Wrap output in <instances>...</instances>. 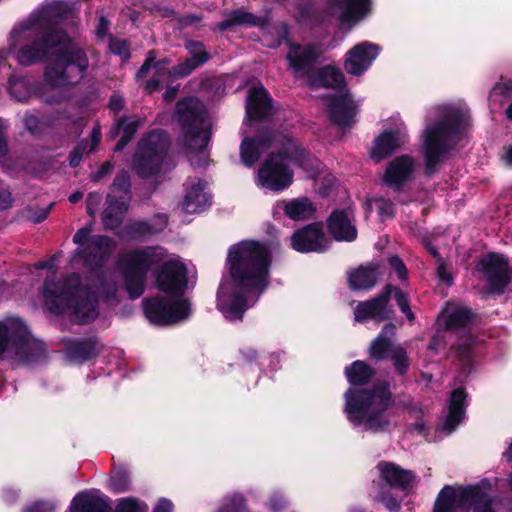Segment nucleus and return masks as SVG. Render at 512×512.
<instances>
[{
  "instance_id": "15",
  "label": "nucleus",
  "mask_w": 512,
  "mask_h": 512,
  "mask_svg": "<svg viewBox=\"0 0 512 512\" xmlns=\"http://www.w3.org/2000/svg\"><path fill=\"white\" fill-rule=\"evenodd\" d=\"M380 47L371 42H362L351 48L345 56L344 68L348 74L362 75L380 53Z\"/></svg>"
},
{
  "instance_id": "43",
  "label": "nucleus",
  "mask_w": 512,
  "mask_h": 512,
  "mask_svg": "<svg viewBox=\"0 0 512 512\" xmlns=\"http://www.w3.org/2000/svg\"><path fill=\"white\" fill-rule=\"evenodd\" d=\"M36 24H23L19 25L13 29L11 35L12 39L15 41H19L22 39H29L37 36L39 33L37 32Z\"/></svg>"
},
{
  "instance_id": "49",
  "label": "nucleus",
  "mask_w": 512,
  "mask_h": 512,
  "mask_svg": "<svg viewBox=\"0 0 512 512\" xmlns=\"http://www.w3.org/2000/svg\"><path fill=\"white\" fill-rule=\"evenodd\" d=\"M389 263L391 267L397 272L398 277L401 280H404L407 278V270L403 264V262L398 257H391L389 259Z\"/></svg>"
},
{
  "instance_id": "32",
  "label": "nucleus",
  "mask_w": 512,
  "mask_h": 512,
  "mask_svg": "<svg viewBox=\"0 0 512 512\" xmlns=\"http://www.w3.org/2000/svg\"><path fill=\"white\" fill-rule=\"evenodd\" d=\"M309 83L314 88L326 87L338 89L344 84V76L340 69L334 66H326L311 76Z\"/></svg>"
},
{
  "instance_id": "19",
  "label": "nucleus",
  "mask_w": 512,
  "mask_h": 512,
  "mask_svg": "<svg viewBox=\"0 0 512 512\" xmlns=\"http://www.w3.org/2000/svg\"><path fill=\"white\" fill-rule=\"evenodd\" d=\"M316 212L315 204L307 197H298L288 200H281L275 203L272 214L275 218L281 217L284 213L294 221H304L312 218Z\"/></svg>"
},
{
  "instance_id": "18",
  "label": "nucleus",
  "mask_w": 512,
  "mask_h": 512,
  "mask_svg": "<svg viewBox=\"0 0 512 512\" xmlns=\"http://www.w3.org/2000/svg\"><path fill=\"white\" fill-rule=\"evenodd\" d=\"M291 244L298 252H321L328 247L329 239L321 226L312 224L296 231L291 237Z\"/></svg>"
},
{
  "instance_id": "28",
  "label": "nucleus",
  "mask_w": 512,
  "mask_h": 512,
  "mask_svg": "<svg viewBox=\"0 0 512 512\" xmlns=\"http://www.w3.org/2000/svg\"><path fill=\"white\" fill-rule=\"evenodd\" d=\"M329 231L337 241H353L357 230L352 223L350 211H335L329 219Z\"/></svg>"
},
{
  "instance_id": "24",
  "label": "nucleus",
  "mask_w": 512,
  "mask_h": 512,
  "mask_svg": "<svg viewBox=\"0 0 512 512\" xmlns=\"http://www.w3.org/2000/svg\"><path fill=\"white\" fill-rule=\"evenodd\" d=\"M370 0H335L334 13L343 24L353 25L370 11Z\"/></svg>"
},
{
  "instance_id": "22",
  "label": "nucleus",
  "mask_w": 512,
  "mask_h": 512,
  "mask_svg": "<svg viewBox=\"0 0 512 512\" xmlns=\"http://www.w3.org/2000/svg\"><path fill=\"white\" fill-rule=\"evenodd\" d=\"M328 111L332 121L339 127L344 128L353 122L356 106L350 95L345 92L334 95L329 100Z\"/></svg>"
},
{
  "instance_id": "34",
  "label": "nucleus",
  "mask_w": 512,
  "mask_h": 512,
  "mask_svg": "<svg viewBox=\"0 0 512 512\" xmlns=\"http://www.w3.org/2000/svg\"><path fill=\"white\" fill-rule=\"evenodd\" d=\"M378 267H360L349 275V285L354 290L369 289L376 283L378 276Z\"/></svg>"
},
{
  "instance_id": "12",
  "label": "nucleus",
  "mask_w": 512,
  "mask_h": 512,
  "mask_svg": "<svg viewBox=\"0 0 512 512\" xmlns=\"http://www.w3.org/2000/svg\"><path fill=\"white\" fill-rule=\"evenodd\" d=\"M129 176L122 172L114 180L112 194L108 196V205L103 214V223L108 228L118 226L122 221V215L127 210L129 199Z\"/></svg>"
},
{
  "instance_id": "52",
  "label": "nucleus",
  "mask_w": 512,
  "mask_h": 512,
  "mask_svg": "<svg viewBox=\"0 0 512 512\" xmlns=\"http://www.w3.org/2000/svg\"><path fill=\"white\" fill-rule=\"evenodd\" d=\"M174 505L172 501L162 498L158 501L153 509V512H173Z\"/></svg>"
},
{
  "instance_id": "53",
  "label": "nucleus",
  "mask_w": 512,
  "mask_h": 512,
  "mask_svg": "<svg viewBox=\"0 0 512 512\" xmlns=\"http://www.w3.org/2000/svg\"><path fill=\"white\" fill-rule=\"evenodd\" d=\"M53 506L48 503H35L34 505L27 507L24 512H51Z\"/></svg>"
},
{
  "instance_id": "11",
  "label": "nucleus",
  "mask_w": 512,
  "mask_h": 512,
  "mask_svg": "<svg viewBox=\"0 0 512 512\" xmlns=\"http://www.w3.org/2000/svg\"><path fill=\"white\" fill-rule=\"evenodd\" d=\"M187 48L192 54V58L175 67L173 71L167 69L166 61L155 62L154 52H149L145 63L141 66L137 73V77L141 78L145 77L152 70L156 76L147 82L146 90L150 92L155 90L159 83L163 81L166 76L174 78L186 76L193 69L207 60L206 53L201 43L191 42L188 44Z\"/></svg>"
},
{
  "instance_id": "35",
  "label": "nucleus",
  "mask_w": 512,
  "mask_h": 512,
  "mask_svg": "<svg viewBox=\"0 0 512 512\" xmlns=\"http://www.w3.org/2000/svg\"><path fill=\"white\" fill-rule=\"evenodd\" d=\"M264 19L256 17L251 13H248L242 9L232 11L227 18L219 23L218 27L220 30L230 29L236 25H263Z\"/></svg>"
},
{
  "instance_id": "41",
  "label": "nucleus",
  "mask_w": 512,
  "mask_h": 512,
  "mask_svg": "<svg viewBox=\"0 0 512 512\" xmlns=\"http://www.w3.org/2000/svg\"><path fill=\"white\" fill-rule=\"evenodd\" d=\"M368 209L377 211L381 220L392 217L394 213L393 203L382 197L371 200L368 203Z\"/></svg>"
},
{
  "instance_id": "20",
  "label": "nucleus",
  "mask_w": 512,
  "mask_h": 512,
  "mask_svg": "<svg viewBox=\"0 0 512 512\" xmlns=\"http://www.w3.org/2000/svg\"><path fill=\"white\" fill-rule=\"evenodd\" d=\"M321 53V49L313 45L290 44L287 60L295 74L306 75Z\"/></svg>"
},
{
  "instance_id": "64",
  "label": "nucleus",
  "mask_w": 512,
  "mask_h": 512,
  "mask_svg": "<svg viewBox=\"0 0 512 512\" xmlns=\"http://www.w3.org/2000/svg\"><path fill=\"white\" fill-rule=\"evenodd\" d=\"M25 123L30 131H34L36 129L37 118L34 116H28L25 119Z\"/></svg>"
},
{
  "instance_id": "30",
  "label": "nucleus",
  "mask_w": 512,
  "mask_h": 512,
  "mask_svg": "<svg viewBox=\"0 0 512 512\" xmlns=\"http://www.w3.org/2000/svg\"><path fill=\"white\" fill-rule=\"evenodd\" d=\"M403 142L404 135L400 131H385L375 139L370 156L380 161L398 149Z\"/></svg>"
},
{
  "instance_id": "59",
  "label": "nucleus",
  "mask_w": 512,
  "mask_h": 512,
  "mask_svg": "<svg viewBox=\"0 0 512 512\" xmlns=\"http://www.w3.org/2000/svg\"><path fill=\"white\" fill-rule=\"evenodd\" d=\"M101 140V132L99 128H94L91 133V146L89 149V152H92L95 150L96 146L99 144Z\"/></svg>"
},
{
  "instance_id": "25",
  "label": "nucleus",
  "mask_w": 512,
  "mask_h": 512,
  "mask_svg": "<svg viewBox=\"0 0 512 512\" xmlns=\"http://www.w3.org/2000/svg\"><path fill=\"white\" fill-rule=\"evenodd\" d=\"M376 469L381 481L389 487L406 489L414 482L415 477L411 471L394 463L382 461L377 464Z\"/></svg>"
},
{
  "instance_id": "8",
  "label": "nucleus",
  "mask_w": 512,
  "mask_h": 512,
  "mask_svg": "<svg viewBox=\"0 0 512 512\" xmlns=\"http://www.w3.org/2000/svg\"><path fill=\"white\" fill-rule=\"evenodd\" d=\"M177 114L185 130L187 156L193 166L200 167L207 161L205 149L209 141V122L206 112L196 99L189 98L178 103Z\"/></svg>"
},
{
  "instance_id": "56",
  "label": "nucleus",
  "mask_w": 512,
  "mask_h": 512,
  "mask_svg": "<svg viewBox=\"0 0 512 512\" xmlns=\"http://www.w3.org/2000/svg\"><path fill=\"white\" fill-rule=\"evenodd\" d=\"M108 29H109L108 21L105 18L101 17L99 20L97 30H96L97 36L99 38L105 37L108 32Z\"/></svg>"
},
{
  "instance_id": "37",
  "label": "nucleus",
  "mask_w": 512,
  "mask_h": 512,
  "mask_svg": "<svg viewBox=\"0 0 512 512\" xmlns=\"http://www.w3.org/2000/svg\"><path fill=\"white\" fill-rule=\"evenodd\" d=\"M346 377L352 385H363L372 376V369L362 361H355L345 369Z\"/></svg>"
},
{
  "instance_id": "44",
  "label": "nucleus",
  "mask_w": 512,
  "mask_h": 512,
  "mask_svg": "<svg viewBox=\"0 0 512 512\" xmlns=\"http://www.w3.org/2000/svg\"><path fill=\"white\" fill-rule=\"evenodd\" d=\"M128 476L126 473L115 472L110 480V487L115 492H123L128 488Z\"/></svg>"
},
{
  "instance_id": "57",
  "label": "nucleus",
  "mask_w": 512,
  "mask_h": 512,
  "mask_svg": "<svg viewBox=\"0 0 512 512\" xmlns=\"http://www.w3.org/2000/svg\"><path fill=\"white\" fill-rule=\"evenodd\" d=\"M512 88V86H510L509 84L507 83H500V84H497L492 92H491V97H496L498 95H504L508 92V90H510Z\"/></svg>"
},
{
  "instance_id": "26",
  "label": "nucleus",
  "mask_w": 512,
  "mask_h": 512,
  "mask_svg": "<svg viewBox=\"0 0 512 512\" xmlns=\"http://www.w3.org/2000/svg\"><path fill=\"white\" fill-rule=\"evenodd\" d=\"M270 110L271 100L266 90L262 86L251 89L246 100V121L265 118Z\"/></svg>"
},
{
  "instance_id": "38",
  "label": "nucleus",
  "mask_w": 512,
  "mask_h": 512,
  "mask_svg": "<svg viewBox=\"0 0 512 512\" xmlns=\"http://www.w3.org/2000/svg\"><path fill=\"white\" fill-rule=\"evenodd\" d=\"M9 91L18 101H25L30 97L32 88L26 77H12L9 80Z\"/></svg>"
},
{
  "instance_id": "63",
  "label": "nucleus",
  "mask_w": 512,
  "mask_h": 512,
  "mask_svg": "<svg viewBox=\"0 0 512 512\" xmlns=\"http://www.w3.org/2000/svg\"><path fill=\"white\" fill-rule=\"evenodd\" d=\"M176 93H177L176 87H168L164 93V99L166 101H171L176 96Z\"/></svg>"
},
{
  "instance_id": "33",
  "label": "nucleus",
  "mask_w": 512,
  "mask_h": 512,
  "mask_svg": "<svg viewBox=\"0 0 512 512\" xmlns=\"http://www.w3.org/2000/svg\"><path fill=\"white\" fill-rule=\"evenodd\" d=\"M471 318L470 311L461 305L448 303L439 315V320L448 328H456L465 325Z\"/></svg>"
},
{
  "instance_id": "21",
  "label": "nucleus",
  "mask_w": 512,
  "mask_h": 512,
  "mask_svg": "<svg viewBox=\"0 0 512 512\" xmlns=\"http://www.w3.org/2000/svg\"><path fill=\"white\" fill-rule=\"evenodd\" d=\"M391 287H387L385 292L371 301L359 303L354 310V318L358 322H364L373 319L378 322L387 319L391 314L388 307V299L391 293Z\"/></svg>"
},
{
  "instance_id": "50",
  "label": "nucleus",
  "mask_w": 512,
  "mask_h": 512,
  "mask_svg": "<svg viewBox=\"0 0 512 512\" xmlns=\"http://www.w3.org/2000/svg\"><path fill=\"white\" fill-rule=\"evenodd\" d=\"M437 273L442 281H445L448 284L451 283L452 277L448 266L441 259H438L437 261Z\"/></svg>"
},
{
  "instance_id": "60",
  "label": "nucleus",
  "mask_w": 512,
  "mask_h": 512,
  "mask_svg": "<svg viewBox=\"0 0 512 512\" xmlns=\"http://www.w3.org/2000/svg\"><path fill=\"white\" fill-rule=\"evenodd\" d=\"M123 105V99L119 95H113L110 99L109 106L113 110H118Z\"/></svg>"
},
{
  "instance_id": "5",
  "label": "nucleus",
  "mask_w": 512,
  "mask_h": 512,
  "mask_svg": "<svg viewBox=\"0 0 512 512\" xmlns=\"http://www.w3.org/2000/svg\"><path fill=\"white\" fill-rule=\"evenodd\" d=\"M274 146L282 150V154L272 153L260 166L256 184L274 192L288 188L293 182V173L288 167V160L297 162L310 178H315L320 163L301 149L299 144L287 135H279L273 140Z\"/></svg>"
},
{
  "instance_id": "4",
  "label": "nucleus",
  "mask_w": 512,
  "mask_h": 512,
  "mask_svg": "<svg viewBox=\"0 0 512 512\" xmlns=\"http://www.w3.org/2000/svg\"><path fill=\"white\" fill-rule=\"evenodd\" d=\"M112 303L117 287L106 280L97 284L83 285L78 275L73 274L64 281H46L43 288L45 307L53 314L68 313L79 324L93 321L97 315L95 293Z\"/></svg>"
},
{
  "instance_id": "14",
  "label": "nucleus",
  "mask_w": 512,
  "mask_h": 512,
  "mask_svg": "<svg viewBox=\"0 0 512 512\" xmlns=\"http://www.w3.org/2000/svg\"><path fill=\"white\" fill-rule=\"evenodd\" d=\"M28 336V329L24 323L15 317L0 321V358L5 353L18 354L19 349Z\"/></svg>"
},
{
  "instance_id": "17",
  "label": "nucleus",
  "mask_w": 512,
  "mask_h": 512,
  "mask_svg": "<svg viewBox=\"0 0 512 512\" xmlns=\"http://www.w3.org/2000/svg\"><path fill=\"white\" fill-rule=\"evenodd\" d=\"M478 269L487 278L494 291H501L511 277L507 260L496 253L484 256L479 261Z\"/></svg>"
},
{
  "instance_id": "47",
  "label": "nucleus",
  "mask_w": 512,
  "mask_h": 512,
  "mask_svg": "<svg viewBox=\"0 0 512 512\" xmlns=\"http://www.w3.org/2000/svg\"><path fill=\"white\" fill-rule=\"evenodd\" d=\"M52 204L46 207H41L39 209H29L28 211V219L34 223H39L45 220L50 212Z\"/></svg>"
},
{
  "instance_id": "36",
  "label": "nucleus",
  "mask_w": 512,
  "mask_h": 512,
  "mask_svg": "<svg viewBox=\"0 0 512 512\" xmlns=\"http://www.w3.org/2000/svg\"><path fill=\"white\" fill-rule=\"evenodd\" d=\"M268 148L265 140L244 138L241 144V159L246 166H252L261 153Z\"/></svg>"
},
{
  "instance_id": "29",
  "label": "nucleus",
  "mask_w": 512,
  "mask_h": 512,
  "mask_svg": "<svg viewBox=\"0 0 512 512\" xmlns=\"http://www.w3.org/2000/svg\"><path fill=\"white\" fill-rule=\"evenodd\" d=\"M71 512H110L108 498L99 492L76 495L70 506Z\"/></svg>"
},
{
  "instance_id": "2",
  "label": "nucleus",
  "mask_w": 512,
  "mask_h": 512,
  "mask_svg": "<svg viewBox=\"0 0 512 512\" xmlns=\"http://www.w3.org/2000/svg\"><path fill=\"white\" fill-rule=\"evenodd\" d=\"M271 255L266 245L244 240L229 248V274L219 286L217 307L230 321L240 320L269 283Z\"/></svg>"
},
{
  "instance_id": "55",
  "label": "nucleus",
  "mask_w": 512,
  "mask_h": 512,
  "mask_svg": "<svg viewBox=\"0 0 512 512\" xmlns=\"http://www.w3.org/2000/svg\"><path fill=\"white\" fill-rule=\"evenodd\" d=\"M6 124L3 119L0 118V155H4L7 152V143L4 136Z\"/></svg>"
},
{
  "instance_id": "51",
  "label": "nucleus",
  "mask_w": 512,
  "mask_h": 512,
  "mask_svg": "<svg viewBox=\"0 0 512 512\" xmlns=\"http://www.w3.org/2000/svg\"><path fill=\"white\" fill-rule=\"evenodd\" d=\"M12 198L10 192L0 183V210L11 206Z\"/></svg>"
},
{
  "instance_id": "16",
  "label": "nucleus",
  "mask_w": 512,
  "mask_h": 512,
  "mask_svg": "<svg viewBox=\"0 0 512 512\" xmlns=\"http://www.w3.org/2000/svg\"><path fill=\"white\" fill-rule=\"evenodd\" d=\"M416 167L412 156H398L388 163L382 180L389 187L399 190L414 177Z\"/></svg>"
},
{
  "instance_id": "3",
  "label": "nucleus",
  "mask_w": 512,
  "mask_h": 512,
  "mask_svg": "<svg viewBox=\"0 0 512 512\" xmlns=\"http://www.w3.org/2000/svg\"><path fill=\"white\" fill-rule=\"evenodd\" d=\"M47 55L55 56L45 70V81L50 88L77 84L89 66L86 52L64 35L35 39L18 51L17 60L22 65H29Z\"/></svg>"
},
{
  "instance_id": "46",
  "label": "nucleus",
  "mask_w": 512,
  "mask_h": 512,
  "mask_svg": "<svg viewBox=\"0 0 512 512\" xmlns=\"http://www.w3.org/2000/svg\"><path fill=\"white\" fill-rule=\"evenodd\" d=\"M109 48L112 53L119 55L122 59L129 58V50L125 41L111 39Z\"/></svg>"
},
{
  "instance_id": "10",
  "label": "nucleus",
  "mask_w": 512,
  "mask_h": 512,
  "mask_svg": "<svg viewBox=\"0 0 512 512\" xmlns=\"http://www.w3.org/2000/svg\"><path fill=\"white\" fill-rule=\"evenodd\" d=\"M168 139L163 132L150 134L139 143L133 156L132 167L141 177L161 175L169 169L166 159Z\"/></svg>"
},
{
  "instance_id": "9",
  "label": "nucleus",
  "mask_w": 512,
  "mask_h": 512,
  "mask_svg": "<svg viewBox=\"0 0 512 512\" xmlns=\"http://www.w3.org/2000/svg\"><path fill=\"white\" fill-rule=\"evenodd\" d=\"M488 483L471 486H445L438 494L432 512H495L488 495Z\"/></svg>"
},
{
  "instance_id": "6",
  "label": "nucleus",
  "mask_w": 512,
  "mask_h": 512,
  "mask_svg": "<svg viewBox=\"0 0 512 512\" xmlns=\"http://www.w3.org/2000/svg\"><path fill=\"white\" fill-rule=\"evenodd\" d=\"M391 393L386 386L371 390L350 388L345 393V413L355 426L371 432H382L391 424Z\"/></svg>"
},
{
  "instance_id": "39",
  "label": "nucleus",
  "mask_w": 512,
  "mask_h": 512,
  "mask_svg": "<svg viewBox=\"0 0 512 512\" xmlns=\"http://www.w3.org/2000/svg\"><path fill=\"white\" fill-rule=\"evenodd\" d=\"M138 121H119L115 130L116 135H121L116 145V150L121 151L132 139L137 130Z\"/></svg>"
},
{
  "instance_id": "23",
  "label": "nucleus",
  "mask_w": 512,
  "mask_h": 512,
  "mask_svg": "<svg viewBox=\"0 0 512 512\" xmlns=\"http://www.w3.org/2000/svg\"><path fill=\"white\" fill-rule=\"evenodd\" d=\"M466 394L459 388L452 392L449 399L448 411L439 424L441 431L449 434L463 421L465 417Z\"/></svg>"
},
{
  "instance_id": "48",
  "label": "nucleus",
  "mask_w": 512,
  "mask_h": 512,
  "mask_svg": "<svg viewBox=\"0 0 512 512\" xmlns=\"http://www.w3.org/2000/svg\"><path fill=\"white\" fill-rule=\"evenodd\" d=\"M394 297L397 301L398 306L402 310V312L407 316V318L409 320H413L414 315L408 306V301H407L405 294L402 293L401 291L395 289Z\"/></svg>"
},
{
  "instance_id": "1",
  "label": "nucleus",
  "mask_w": 512,
  "mask_h": 512,
  "mask_svg": "<svg viewBox=\"0 0 512 512\" xmlns=\"http://www.w3.org/2000/svg\"><path fill=\"white\" fill-rule=\"evenodd\" d=\"M158 264L162 266L156 273V285L165 295L145 299L143 306L151 323L168 325L186 319L191 312L188 300L182 297L187 285L184 264L159 247L128 252L119 261L125 289L133 299L142 295L148 270Z\"/></svg>"
},
{
  "instance_id": "42",
  "label": "nucleus",
  "mask_w": 512,
  "mask_h": 512,
  "mask_svg": "<svg viewBox=\"0 0 512 512\" xmlns=\"http://www.w3.org/2000/svg\"><path fill=\"white\" fill-rule=\"evenodd\" d=\"M390 358L393 361L395 369L400 373L404 374L408 367L409 362L405 350L401 346H396L392 350Z\"/></svg>"
},
{
  "instance_id": "58",
  "label": "nucleus",
  "mask_w": 512,
  "mask_h": 512,
  "mask_svg": "<svg viewBox=\"0 0 512 512\" xmlns=\"http://www.w3.org/2000/svg\"><path fill=\"white\" fill-rule=\"evenodd\" d=\"M111 169L112 166L109 162L103 163L99 171L93 175V179L96 181L100 180L104 175L110 173Z\"/></svg>"
},
{
  "instance_id": "54",
  "label": "nucleus",
  "mask_w": 512,
  "mask_h": 512,
  "mask_svg": "<svg viewBox=\"0 0 512 512\" xmlns=\"http://www.w3.org/2000/svg\"><path fill=\"white\" fill-rule=\"evenodd\" d=\"M100 202V196L97 194H89L87 199V211L90 215L95 213L96 207Z\"/></svg>"
},
{
  "instance_id": "27",
  "label": "nucleus",
  "mask_w": 512,
  "mask_h": 512,
  "mask_svg": "<svg viewBox=\"0 0 512 512\" xmlns=\"http://www.w3.org/2000/svg\"><path fill=\"white\" fill-rule=\"evenodd\" d=\"M209 205L204 185L199 179H190L186 183V194L182 208L186 213H200Z\"/></svg>"
},
{
  "instance_id": "61",
  "label": "nucleus",
  "mask_w": 512,
  "mask_h": 512,
  "mask_svg": "<svg viewBox=\"0 0 512 512\" xmlns=\"http://www.w3.org/2000/svg\"><path fill=\"white\" fill-rule=\"evenodd\" d=\"M323 180L326 182L327 187L320 188V192L326 194L328 189L336 184V179L332 175H326Z\"/></svg>"
},
{
  "instance_id": "45",
  "label": "nucleus",
  "mask_w": 512,
  "mask_h": 512,
  "mask_svg": "<svg viewBox=\"0 0 512 512\" xmlns=\"http://www.w3.org/2000/svg\"><path fill=\"white\" fill-rule=\"evenodd\" d=\"M59 10V5L55 4L53 6L47 7L43 9L40 13L38 24L39 26H42L46 23H56L59 15L56 13Z\"/></svg>"
},
{
  "instance_id": "13",
  "label": "nucleus",
  "mask_w": 512,
  "mask_h": 512,
  "mask_svg": "<svg viewBox=\"0 0 512 512\" xmlns=\"http://www.w3.org/2000/svg\"><path fill=\"white\" fill-rule=\"evenodd\" d=\"M91 230L83 228L78 230L73 241L80 245L79 251L85 262L91 264L94 261L102 260L109 255L113 249L112 241L106 236H95L89 238Z\"/></svg>"
},
{
  "instance_id": "62",
  "label": "nucleus",
  "mask_w": 512,
  "mask_h": 512,
  "mask_svg": "<svg viewBox=\"0 0 512 512\" xmlns=\"http://www.w3.org/2000/svg\"><path fill=\"white\" fill-rule=\"evenodd\" d=\"M502 160L505 164L512 166V146L504 148L502 153Z\"/></svg>"
},
{
  "instance_id": "31",
  "label": "nucleus",
  "mask_w": 512,
  "mask_h": 512,
  "mask_svg": "<svg viewBox=\"0 0 512 512\" xmlns=\"http://www.w3.org/2000/svg\"><path fill=\"white\" fill-rule=\"evenodd\" d=\"M394 334L395 326L393 324L385 325L382 332L370 345V357L376 360H381L390 357L393 348L396 347L392 343V338Z\"/></svg>"
},
{
  "instance_id": "7",
  "label": "nucleus",
  "mask_w": 512,
  "mask_h": 512,
  "mask_svg": "<svg viewBox=\"0 0 512 512\" xmlns=\"http://www.w3.org/2000/svg\"><path fill=\"white\" fill-rule=\"evenodd\" d=\"M467 120L465 105L446 106L440 112V120L426 127L422 135V150L428 173L435 171L446 153L460 140Z\"/></svg>"
},
{
  "instance_id": "40",
  "label": "nucleus",
  "mask_w": 512,
  "mask_h": 512,
  "mask_svg": "<svg viewBox=\"0 0 512 512\" xmlns=\"http://www.w3.org/2000/svg\"><path fill=\"white\" fill-rule=\"evenodd\" d=\"M114 512H148V506L136 498L126 497L118 501Z\"/></svg>"
}]
</instances>
